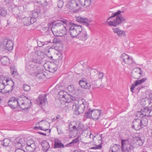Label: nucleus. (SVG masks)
<instances>
[{"label": "nucleus", "mask_w": 152, "mask_h": 152, "mask_svg": "<svg viewBox=\"0 0 152 152\" xmlns=\"http://www.w3.org/2000/svg\"><path fill=\"white\" fill-rule=\"evenodd\" d=\"M121 146L118 144H113L110 147V152H133L134 148L130 143L129 139H122Z\"/></svg>", "instance_id": "f257e3e1"}, {"label": "nucleus", "mask_w": 152, "mask_h": 152, "mask_svg": "<svg viewBox=\"0 0 152 152\" xmlns=\"http://www.w3.org/2000/svg\"><path fill=\"white\" fill-rule=\"evenodd\" d=\"M61 21L65 25H71L69 27L68 32L72 37H75L80 35V33L83 30L82 26L71 23L67 20L62 19Z\"/></svg>", "instance_id": "f03ea898"}, {"label": "nucleus", "mask_w": 152, "mask_h": 152, "mask_svg": "<svg viewBox=\"0 0 152 152\" xmlns=\"http://www.w3.org/2000/svg\"><path fill=\"white\" fill-rule=\"evenodd\" d=\"M124 11H120L118 10L112 14V15L109 17L107 19V20L109 19H111L112 18L116 17L115 18L113 19V20L109 21L108 24L110 26L116 27L124 22L126 21V19L125 17L121 15V13H123Z\"/></svg>", "instance_id": "7ed1b4c3"}, {"label": "nucleus", "mask_w": 152, "mask_h": 152, "mask_svg": "<svg viewBox=\"0 0 152 152\" xmlns=\"http://www.w3.org/2000/svg\"><path fill=\"white\" fill-rule=\"evenodd\" d=\"M18 107L23 110H25L30 107L31 102L27 97L22 95L18 96Z\"/></svg>", "instance_id": "20e7f679"}, {"label": "nucleus", "mask_w": 152, "mask_h": 152, "mask_svg": "<svg viewBox=\"0 0 152 152\" xmlns=\"http://www.w3.org/2000/svg\"><path fill=\"white\" fill-rule=\"evenodd\" d=\"M148 119L146 118L141 119L137 118L134 119L132 122V128L136 130H139L148 124Z\"/></svg>", "instance_id": "39448f33"}, {"label": "nucleus", "mask_w": 152, "mask_h": 152, "mask_svg": "<svg viewBox=\"0 0 152 152\" xmlns=\"http://www.w3.org/2000/svg\"><path fill=\"white\" fill-rule=\"evenodd\" d=\"M7 85H5V91L4 93H14L15 92V83L12 80L6 79Z\"/></svg>", "instance_id": "423d86ee"}, {"label": "nucleus", "mask_w": 152, "mask_h": 152, "mask_svg": "<svg viewBox=\"0 0 152 152\" xmlns=\"http://www.w3.org/2000/svg\"><path fill=\"white\" fill-rule=\"evenodd\" d=\"M82 103L80 104L73 105L72 109L74 110V113L76 115H78L83 113L85 110L86 105L85 103L82 101Z\"/></svg>", "instance_id": "0eeeda50"}, {"label": "nucleus", "mask_w": 152, "mask_h": 152, "mask_svg": "<svg viewBox=\"0 0 152 152\" xmlns=\"http://www.w3.org/2000/svg\"><path fill=\"white\" fill-rule=\"evenodd\" d=\"M137 116L139 118H142L144 116H152V109L148 107H145L141 109L140 112H138Z\"/></svg>", "instance_id": "6e6552de"}, {"label": "nucleus", "mask_w": 152, "mask_h": 152, "mask_svg": "<svg viewBox=\"0 0 152 152\" xmlns=\"http://www.w3.org/2000/svg\"><path fill=\"white\" fill-rule=\"evenodd\" d=\"M143 72L140 68L134 69L131 73V77L135 79H139L142 76Z\"/></svg>", "instance_id": "1a4fd4ad"}, {"label": "nucleus", "mask_w": 152, "mask_h": 152, "mask_svg": "<svg viewBox=\"0 0 152 152\" xmlns=\"http://www.w3.org/2000/svg\"><path fill=\"white\" fill-rule=\"evenodd\" d=\"M120 59L123 64H130L132 63V58L126 53L121 55L120 57Z\"/></svg>", "instance_id": "9d476101"}, {"label": "nucleus", "mask_w": 152, "mask_h": 152, "mask_svg": "<svg viewBox=\"0 0 152 152\" xmlns=\"http://www.w3.org/2000/svg\"><path fill=\"white\" fill-rule=\"evenodd\" d=\"M18 99L14 97L10 98L8 102V104L12 109H15L18 107Z\"/></svg>", "instance_id": "9b49d317"}, {"label": "nucleus", "mask_w": 152, "mask_h": 152, "mask_svg": "<svg viewBox=\"0 0 152 152\" xmlns=\"http://www.w3.org/2000/svg\"><path fill=\"white\" fill-rule=\"evenodd\" d=\"M1 45L4 49L10 51L12 50L13 43L12 41L5 39Z\"/></svg>", "instance_id": "f8f14e48"}, {"label": "nucleus", "mask_w": 152, "mask_h": 152, "mask_svg": "<svg viewBox=\"0 0 152 152\" xmlns=\"http://www.w3.org/2000/svg\"><path fill=\"white\" fill-rule=\"evenodd\" d=\"M15 145L16 148H20L24 146L26 143V140L24 138L17 137L14 140Z\"/></svg>", "instance_id": "ddd939ff"}, {"label": "nucleus", "mask_w": 152, "mask_h": 152, "mask_svg": "<svg viewBox=\"0 0 152 152\" xmlns=\"http://www.w3.org/2000/svg\"><path fill=\"white\" fill-rule=\"evenodd\" d=\"M36 53L39 57V58L32 59V62L33 63H36L37 64H40L42 61V59L44 57V53L40 50L37 51Z\"/></svg>", "instance_id": "4468645a"}, {"label": "nucleus", "mask_w": 152, "mask_h": 152, "mask_svg": "<svg viewBox=\"0 0 152 152\" xmlns=\"http://www.w3.org/2000/svg\"><path fill=\"white\" fill-rule=\"evenodd\" d=\"M68 5L71 10L76 8L79 9L81 8L80 0H71L69 2Z\"/></svg>", "instance_id": "2eb2a0df"}, {"label": "nucleus", "mask_w": 152, "mask_h": 152, "mask_svg": "<svg viewBox=\"0 0 152 152\" xmlns=\"http://www.w3.org/2000/svg\"><path fill=\"white\" fill-rule=\"evenodd\" d=\"M62 19L66 20L62 17H61L59 18V20L55 21L52 24V26L51 27V30H52V29L55 28H58L59 29L61 28H64L63 24H65L61 21Z\"/></svg>", "instance_id": "dca6fc26"}, {"label": "nucleus", "mask_w": 152, "mask_h": 152, "mask_svg": "<svg viewBox=\"0 0 152 152\" xmlns=\"http://www.w3.org/2000/svg\"><path fill=\"white\" fill-rule=\"evenodd\" d=\"M36 71H40V72H38L37 73L35 72L34 73V75H33L34 76H35V77L36 79L43 81L45 78V74L43 73V70L41 68L39 67Z\"/></svg>", "instance_id": "f3484780"}, {"label": "nucleus", "mask_w": 152, "mask_h": 152, "mask_svg": "<svg viewBox=\"0 0 152 152\" xmlns=\"http://www.w3.org/2000/svg\"><path fill=\"white\" fill-rule=\"evenodd\" d=\"M75 17L76 21L79 23H83L88 27L89 25V23L91 22V20L88 19L87 18H85L84 17L75 16Z\"/></svg>", "instance_id": "a211bd4d"}, {"label": "nucleus", "mask_w": 152, "mask_h": 152, "mask_svg": "<svg viewBox=\"0 0 152 152\" xmlns=\"http://www.w3.org/2000/svg\"><path fill=\"white\" fill-rule=\"evenodd\" d=\"M36 20V19L34 18L30 17L24 18L22 19L23 24L26 26L34 23Z\"/></svg>", "instance_id": "6ab92c4d"}, {"label": "nucleus", "mask_w": 152, "mask_h": 152, "mask_svg": "<svg viewBox=\"0 0 152 152\" xmlns=\"http://www.w3.org/2000/svg\"><path fill=\"white\" fill-rule=\"evenodd\" d=\"M79 83L82 88L86 89H89L91 86V85L84 78L79 80Z\"/></svg>", "instance_id": "aec40b11"}, {"label": "nucleus", "mask_w": 152, "mask_h": 152, "mask_svg": "<svg viewBox=\"0 0 152 152\" xmlns=\"http://www.w3.org/2000/svg\"><path fill=\"white\" fill-rule=\"evenodd\" d=\"M38 68H39V66L37 65L34 66L32 64L31 65L27 64L26 66L25 69L30 75H32L34 73L32 71H36Z\"/></svg>", "instance_id": "412c9836"}, {"label": "nucleus", "mask_w": 152, "mask_h": 152, "mask_svg": "<svg viewBox=\"0 0 152 152\" xmlns=\"http://www.w3.org/2000/svg\"><path fill=\"white\" fill-rule=\"evenodd\" d=\"M146 80L147 78H144L141 79L137 80L134 81V83L132 85V86L130 88L131 91L133 93L134 89L135 87L143 83Z\"/></svg>", "instance_id": "4be33fe9"}, {"label": "nucleus", "mask_w": 152, "mask_h": 152, "mask_svg": "<svg viewBox=\"0 0 152 152\" xmlns=\"http://www.w3.org/2000/svg\"><path fill=\"white\" fill-rule=\"evenodd\" d=\"M47 101L46 99V94L43 95H40L38 99L37 100V102L38 104L44 105Z\"/></svg>", "instance_id": "5701e85b"}, {"label": "nucleus", "mask_w": 152, "mask_h": 152, "mask_svg": "<svg viewBox=\"0 0 152 152\" xmlns=\"http://www.w3.org/2000/svg\"><path fill=\"white\" fill-rule=\"evenodd\" d=\"M64 147H65V145L62 143L60 140L58 138L54 139V148H63Z\"/></svg>", "instance_id": "b1692460"}, {"label": "nucleus", "mask_w": 152, "mask_h": 152, "mask_svg": "<svg viewBox=\"0 0 152 152\" xmlns=\"http://www.w3.org/2000/svg\"><path fill=\"white\" fill-rule=\"evenodd\" d=\"M92 112V118L97 120L101 115V111L99 110H93Z\"/></svg>", "instance_id": "393cba45"}, {"label": "nucleus", "mask_w": 152, "mask_h": 152, "mask_svg": "<svg viewBox=\"0 0 152 152\" xmlns=\"http://www.w3.org/2000/svg\"><path fill=\"white\" fill-rule=\"evenodd\" d=\"M41 145L42 147V150L45 152H47L50 148V145L49 143L45 140L42 141Z\"/></svg>", "instance_id": "a878e982"}, {"label": "nucleus", "mask_w": 152, "mask_h": 152, "mask_svg": "<svg viewBox=\"0 0 152 152\" xmlns=\"http://www.w3.org/2000/svg\"><path fill=\"white\" fill-rule=\"evenodd\" d=\"M0 61L1 64L4 65H7L9 64L10 61L9 58L6 56H0Z\"/></svg>", "instance_id": "bb28decb"}, {"label": "nucleus", "mask_w": 152, "mask_h": 152, "mask_svg": "<svg viewBox=\"0 0 152 152\" xmlns=\"http://www.w3.org/2000/svg\"><path fill=\"white\" fill-rule=\"evenodd\" d=\"M47 67L49 71L51 73H54L57 70L56 64L50 62L48 65Z\"/></svg>", "instance_id": "cd10ccee"}, {"label": "nucleus", "mask_w": 152, "mask_h": 152, "mask_svg": "<svg viewBox=\"0 0 152 152\" xmlns=\"http://www.w3.org/2000/svg\"><path fill=\"white\" fill-rule=\"evenodd\" d=\"M113 30L115 33L119 37L124 36L125 35V32L120 29L118 28H113Z\"/></svg>", "instance_id": "c85d7f7f"}, {"label": "nucleus", "mask_w": 152, "mask_h": 152, "mask_svg": "<svg viewBox=\"0 0 152 152\" xmlns=\"http://www.w3.org/2000/svg\"><path fill=\"white\" fill-rule=\"evenodd\" d=\"M91 0H80L81 8L82 7L86 8L89 6L91 3Z\"/></svg>", "instance_id": "c756f323"}, {"label": "nucleus", "mask_w": 152, "mask_h": 152, "mask_svg": "<svg viewBox=\"0 0 152 152\" xmlns=\"http://www.w3.org/2000/svg\"><path fill=\"white\" fill-rule=\"evenodd\" d=\"M67 30L66 29V27L64 26V28H61L59 29V33L60 36H63L64 35L66 34L67 32Z\"/></svg>", "instance_id": "7c9ffc66"}, {"label": "nucleus", "mask_w": 152, "mask_h": 152, "mask_svg": "<svg viewBox=\"0 0 152 152\" xmlns=\"http://www.w3.org/2000/svg\"><path fill=\"white\" fill-rule=\"evenodd\" d=\"M79 37H81L82 39L83 40H85L88 38L87 36L88 35L87 34V32L85 31H82L80 33V35H78Z\"/></svg>", "instance_id": "2f4dec72"}, {"label": "nucleus", "mask_w": 152, "mask_h": 152, "mask_svg": "<svg viewBox=\"0 0 152 152\" xmlns=\"http://www.w3.org/2000/svg\"><path fill=\"white\" fill-rule=\"evenodd\" d=\"M84 117L87 118H92V110L90 109H89L88 111L85 113L84 115Z\"/></svg>", "instance_id": "473e14b6"}, {"label": "nucleus", "mask_w": 152, "mask_h": 152, "mask_svg": "<svg viewBox=\"0 0 152 152\" xmlns=\"http://www.w3.org/2000/svg\"><path fill=\"white\" fill-rule=\"evenodd\" d=\"M10 140L7 138L5 139L1 142V145L7 147L9 146Z\"/></svg>", "instance_id": "72a5a7b5"}, {"label": "nucleus", "mask_w": 152, "mask_h": 152, "mask_svg": "<svg viewBox=\"0 0 152 152\" xmlns=\"http://www.w3.org/2000/svg\"><path fill=\"white\" fill-rule=\"evenodd\" d=\"M66 92L62 90L60 91L58 93V94L60 98H65L66 99L67 98L66 95Z\"/></svg>", "instance_id": "f704fd0d"}, {"label": "nucleus", "mask_w": 152, "mask_h": 152, "mask_svg": "<svg viewBox=\"0 0 152 152\" xmlns=\"http://www.w3.org/2000/svg\"><path fill=\"white\" fill-rule=\"evenodd\" d=\"M7 10L5 8H0V15L2 16H4L7 14Z\"/></svg>", "instance_id": "c9c22d12"}, {"label": "nucleus", "mask_w": 152, "mask_h": 152, "mask_svg": "<svg viewBox=\"0 0 152 152\" xmlns=\"http://www.w3.org/2000/svg\"><path fill=\"white\" fill-rule=\"evenodd\" d=\"M81 139L80 136H78L75 139L72 140L73 142L74 145L75 144H79L80 140Z\"/></svg>", "instance_id": "e433bc0d"}, {"label": "nucleus", "mask_w": 152, "mask_h": 152, "mask_svg": "<svg viewBox=\"0 0 152 152\" xmlns=\"http://www.w3.org/2000/svg\"><path fill=\"white\" fill-rule=\"evenodd\" d=\"M23 90L26 92L29 91L31 88L30 86L26 84L23 85Z\"/></svg>", "instance_id": "4c0bfd02"}, {"label": "nucleus", "mask_w": 152, "mask_h": 152, "mask_svg": "<svg viewBox=\"0 0 152 152\" xmlns=\"http://www.w3.org/2000/svg\"><path fill=\"white\" fill-rule=\"evenodd\" d=\"M68 91L70 93H72L74 91L75 88L73 85H70L67 87Z\"/></svg>", "instance_id": "58836bf2"}, {"label": "nucleus", "mask_w": 152, "mask_h": 152, "mask_svg": "<svg viewBox=\"0 0 152 152\" xmlns=\"http://www.w3.org/2000/svg\"><path fill=\"white\" fill-rule=\"evenodd\" d=\"M42 30L44 31L45 32L47 33H48L51 30V28H50V27L48 26L46 27H43L42 28Z\"/></svg>", "instance_id": "ea45409f"}, {"label": "nucleus", "mask_w": 152, "mask_h": 152, "mask_svg": "<svg viewBox=\"0 0 152 152\" xmlns=\"http://www.w3.org/2000/svg\"><path fill=\"white\" fill-rule=\"evenodd\" d=\"M137 140L138 142L139 146H141L143 145L144 143V140H142L141 137H137Z\"/></svg>", "instance_id": "a19ab883"}, {"label": "nucleus", "mask_w": 152, "mask_h": 152, "mask_svg": "<svg viewBox=\"0 0 152 152\" xmlns=\"http://www.w3.org/2000/svg\"><path fill=\"white\" fill-rule=\"evenodd\" d=\"M5 84L4 83H0V91L3 92L5 90Z\"/></svg>", "instance_id": "79ce46f5"}, {"label": "nucleus", "mask_w": 152, "mask_h": 152, "mask_svg": "<svg viewBox=\"0 0 152 152\" xmlns=\"http://www.w3.org/2000/svg\"><path fill=\"white\" fill-rule=\"evenodd\" d=\"M38 3L41 6L45 5L47 4V3L46 0H40L39 1V2Z\"/></svg>", "instance_id": "37998d69"}, {"label": "nucleus", "mask_w": 152, "mask_h": 152, "mask_svg": "<svg viewBox=\"0 0 152 152\" xmlns=\"http://www.w3.org/2000/svg\"><path fill=\"white\" fill-rule=\"evenodd\" d=\"M102 147V143L99 144V145H95V146H93L92 147H91L90 148V149H100Z\"/></svg>", "instance_id": "c03bdc74"}, {"label": "nucleus", "mask_w": 152, "mask_h": 152, "mask_svg": "<svg viewBox=\"0 0 152 152\" xmlns=\"http://www.w3.org/2000/svg\"><path fill=\"white\" fill-rule=\"evenodd\" d=\"M63 2L62 1L59 0L58 2V7L59 8H61L63 5Z\"/></svg>", "instance_id": "a18cd8bd"}, {"label": "nucleus", "mask_w": 152, "mask_h": 152, "mask_svg": "<svg viewBox=\"0 0 152 152\" xmlns=\"http://www.w3.org/2000/svg\"><path fill=\"white\" fill-rule=\"evenodd\" d=\"M103 74V72H98V76L99 79H101L104 76Z\"/></svg>", "instance_id": "49530a36"}, {"label": "nucleus", "mask_w": 152, "mask_h": 152, "mask_svg": "<svg viewBox=\"0 0 152 152\" xmlns=\"http://www.w3.org/2000/svg\"><path fill=\"white\" fill-rule=\"evenodd\" d=\"M74 145L73 142L72 141L69 143L67 144L66 145H65V147H73L74 146Z\"/></svg>", "instance_id": "de8ad7c7"}, {"label": "nucleus", "mask_w": 152, "mask_h": 152, "mask_svg": "<svg viewBox=\"0 0 152 152\" xmlns=\"http://www.w3.org/2000/svg\"><path fill=\"white\" fill-rule=\"evenodd\" d=\"M37 44L39 47H41L44 45V42L39 41L37 42Z\"/></svg>", "instance_id": "09e8293b"}, {"label": "nucleus", "mask_w": 152, "mask_h": 152, "mask_svg": "<svg viewBox=\"0 0 152 152\" xmlns=\"http://www.w3.org/2000/svg\"><path fill=\"white\" fill-rule=\"evenodd\" d=\"M69 131L71 132H72L74 130L75 131L76 130H77L78 129L77 127H76L75 126H73L72 129H70V126L69 125Z\"/></svg>", "instance_id": "8fccbe9b"}, {"label": "nucleus", "mask_w": 152, "mask_h": 152, "mask_svg": "<svg viewBox=\"0 0 152 152\" xmlns=\"http://www.w3.org/2000/svg\"><path fill=\"white\" fill-rule=\"evenodd\" d=\"M17 148L15 152H25L24 150L20 149V148Z\"/></svg>", "instance_id": "3c124183"}, {"label": "nucleus", "mask_w": 152, "mask_h": 152, "mask_svg": "<svg viewBox=\"0 0 152 152\" xmlns=\"http://www.w3.org/2000/svg\"><path fill=\"white\" fill-rule=\"evenodd\" d=\"M58 42V40L55 37L52 40V42L53 43H56Z\"/></svg>", "instance_id": "603ef678"}, {"label": "nucleus", "mask_w": 152, "mask_h": 152, "mask_svg": "<svg viewBox=\"0 0 152 152\" xmlns=\"http://www.w3.org/2000/svg\"><path fill=\"white\" fill-rule=\"evenodd\" d=\"M39 129H40L41 130H43V131H47L48 130V129L43 128H42V126H40L39 127Z\"/></svg>", "instance_id": "864d4df0"}, {"label": "nucleus", "mask_w": 152, "mask_h": 152, "mask_svg": "<svg viewBox=\"0 0 152 152\" xmlns=\"http://www.w3.org/2000/svg\"><path fill=\"white\" fill-rule=\"evenodd\" d=\"M73 152H85L81 150L80 149H77L74 150Z\"/></svg>", "instance_id": "5fc2aeb1"}, {"label": "nucleus", "mask_w": 152, "mask_h": 152, "mask_svg": "<svg viewBox=\"0 0 152 152\" xmlns=\"http://www.w3.org/2000/svg\"><path fill=\"white\" fill-rule=\"evenodd\" d=\"M92 83L93 85H94V86L95 87H98V86L96 84H95V81H92Z\"/></svg>", "instance_id": "6e6d98bb"}, {"label": "nucleus", "mask_w": 152, "mask_h": 152, "mask_svg": "<svg viewBox=\"0 0 152 152\" xmlns=\"http://www.w3.org/2000/svg\"><path fill=\"white\" fill-rule=\"evenodd\" d=\"M30 147H31V148H32L33 147H34V149H35V145L34 144V143H31L30 145Z\"/></svg>", "instance_id": "4d7b16f0"}, {"label": "nucleus", "mask_w": 152, "mask_h": 152, "mask_svg": "<svg viewBox=\"0 0 152 152\" xmlns=\"http://www.w3.org/2000/svg\"><path fill=\"white\" fill-rule=\"evenodd\" d=\"M51 42H52L50 40L48 41L44 42V45H47L48 44V43H50Z\"/></svg>", "instance_id": "13d9d810"}, {"label": "nucleus", "mask_w": 152, "mask_h": 152, "mask_svg": "<svg viewBox=\"0 0 152 152\" xmlns=\"http://www.w3.org/2000/svg\"><path fill=\"white\" fill-rule=\"evenodd\" d=\"M38 133H39V134H40L42 135H44V136H46V134L45 133H43L42 132H38Z\"/></svg>", "instance_id": "bf43d9fd"}, {"label": "nucleus", "mask_w": 152, "mask_h": 152, "mask_svg": "<svg viewBox=\"0 0 152 152\" xmlns=\"http://www.w3.org/2000/svg\"><path fill=\"white\" fill-rule=\"evenodd\" d=\"M4 1L6 3H9L11 1V0H4Z\"/></svg>", "instance_id": "052dcab7"}, {"label": "nucleus", "mask_w": 152, "mask_h": 152, "mask_svg": "<svg viewBox=\"0 0 152 152\" xmlns=\"http://www.w3.org/2000/svg\"><path fill=\"white\" fill-rule=\"evenodd\" d=\"M11 71H13V72L12 73L13 74H14L15 71H17V70L16 69H14L11 68Z\"/></svg>", "instance_id": "680f3d73"}, {"label": "nucleus", "mask_w": 152, "mask_h": 152, "mask_svg": "<svg viewBox=\"0 0 152 152\" xmlns=\"http://www.w3.org/2000/svg\"><path fill=\"white\" fill-rule=\"evenodd\" d=\"M29 142V141H28L27 142V145L28 146V147H30V145L29 144H28V142Z\"/></svg>", "instance_id": "e2e57ef3"}, {"label": "nucleus", "mask_w": 152, "mask_h": 152, "mask_svg": "<svg viewBox=\"0 0 152 152\" xmlns=\"http://www.w3.org/2000/svg\"><path fill=\"white\" fill-rule=\"evenodd\" d=\"M60 116V115H58L56 116V119H55V120H56V119H58L59 118V117Z\"/></svg>", "instance_id": "0e129e2a"}, {"label": "nucleus", "mask_w": 152, "mask_h": 152, "mask_svg": "<svg viewBox=\"0 0 152 152\" xmlns=\"http://www.w3.org/2000/svg\"><path fill=\"white\" fill-rule=\"evenodd\" d=\"M38 128H39V127L38 126H34V129H38Z\"/></svg>", "instance_id": "69168bd1"}, {"label": "nucleus", "mask_w": 152, "mask_h": 152, "mask_svg": "<svg viewBox=\"0 0 152 152\" xmlns=\"http://www.w3.org/2000/svg\"><path fill=\"white\" fill-rule=\"evenodd\" d=\"M40 0H36L37 2L38 3L39 2V1H40Z\"/></svg>", "instance_id": "338daca9"}, {"label": "nucleus", "mask_w": 152, "mask_h": 152, "mask_svg": "<svg viewBox=\"0 0 152 152\" xmlns=\"http://www.w3.org/2000/svg\"><path fill=\"white\" fill-rule=\"evenodd\" d=\"M47 52L48 53H49L50 52V50H48V51Z\"/></svg>", "instance_id": "774afa93"}]
</instances>
